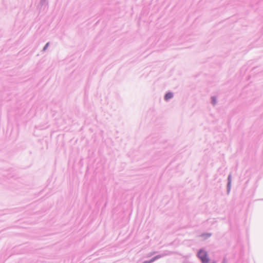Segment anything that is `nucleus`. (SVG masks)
Instances as JSON below:
<instances>
[{
  "label": "nucleus",
  "mask_w": 263,
  "mask_h": 263,
  "mask_svg": "<svg viewBox=\"0 0 263 263\" xmlns=\"http://www.w3.org/2000/svg\"><path fill=\"white\" fill-rule=\"evenodd\" d=\"M154 260V259H152V260H151V261H145V262H144V263H151V262H152Z\"/></svg>",
  "instance_id": "3"
},
{
  "label": "nucleus",
  "mask_w": 263,
  "mask_h": 263,
  "mask_svg": "<svg viewBox=\"0 0 263 263\" xmlns=\"http://www.w3.org/2000/svg\"><path fill=\"white\" fill-rule=\"evenodd\" d=\"M198 256L202 263H209V259L208 257V254L206 251L200 250L198 253Z\"/></svg>",
  "instance_id": "1"
},
{
  "label": "nucleus",
  "mask_w": 263,
  "mask_h": 263,
  "mask_svg": "<svg viewBox=\"0 0 263 263\" xmlns=\"http://www.w3.org/2000/svg\"><path fill=\"white\" fill-rule=\"evenodd\" d=\"M173 97V94L172 92H168L165 96V100H168L170 99H171Z\"/></svg>",
  "instance_id": "2"
}]
</instances>
